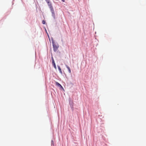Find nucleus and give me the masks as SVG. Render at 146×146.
<instances>
[{
	"label": "nucleus",
	"mask_w": 146,
	"mask_h": 146,
	"mask_svg": "<svg viewBox=\"0 0 146 146\" xmlns=\"http://www.w3.org/2000/svg\"><path fill=\"white\" fill-rule=\"evenodd\" d=\"M52 43L54 51L56 52L57 50L59 47L58 45L57 44L55 43L53 41H52Z\"/></svg>",
	"instance_id": "nucleus-1"
},
{
	"label": "nucleus",
	"mask_w": 146,
	"mask_h": 146,
	"mask_svg": "<svg viewBox=\"0 0 146 146\" xmlns=\"http://www.w3.org/2000/svg\"><path fill=\"white\" fill-rule=\"evenodd\" d=\"M52 65H53V66H54V68L56 69V64H55L54 60V59H53V58L52 57Z\"/></svg>",
	"instance_id": "nucleus-2"
},
{
	"label": "nucleus",
	"mask_w": 146,
	"mask_h": 146,
	"mask_svg": "<svg viewBox=\"0 0 146 146\" xmlns=\"http://www.w3.org/2000/svg\"><path fill=\"white\" fill-rule=\"evenodd\" d=\"M55 83L56 86H58V87H60L63 88V87L58 82H56Z\"/></svg>",
	"instance_id": "nucleus-3"
},
{
	"label": "nucleus",
	"mask_w": 146,
	"mask_h": 146,
	"mask_svg": "<svg viewBox=\"0 0 146 146\" xmlns=\"http://www.w3.org/2000/svg\"><path fill=\"white\" fill-rule=\"evenodd\" d=\"M66 66L67 68L68 69L69 72V73H71V71L70 68L67 65H66Z\"/></svg>",
	"instance_id": "nucleus-4"
},
{
	"label": "nucleus",
	"mask_w": 146,
	"mask_h": 146,
	"mask_svg": "<svg viewBox=\"0 0 146 146\" xmlns=\"http://www.w3.org/2000/svg\"><path fill=\"white\" fill-rule=\"evenodd\" d=\"M57 67H58V70L60 72L61 74H62V70H61V68H60V67L59 66H57Z\"/></svg>",
	"instance_id": "nucleus-5"
},
{
	"label": "nucleus",
	"mask_w": 146,
	"mask_h": 146,
	"mask_svg": "<svg viewBox=\"0 0 146 146\" xmlns=\"http://www.w3.org/2000/svg\"><path fill=\"white\" fill-rule=\"evenodd\" d=\"M42 23L43 24H45V21H44V20H43L42 21Z\"/></svg>",
	"instance_id": "nucleus-6"
},
{
	"label": "nucleus",
	"mask_w": 146,
	"mask_h": 146,
	"mask_svg": "<svg viewBox=\"0 0 146 146\" xmlns=\"http://www.w3.org/2000/svg\"><path fill=\"white\" fill-rule=\"evenodd\" d=\"M62 0L63 2H65V0Z\"/></svg>",
	"instance_id": "nucleus-7"
}]
</instances>
